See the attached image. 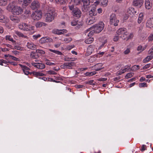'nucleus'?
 Segmentation results:
<instances>
[{
  "label": "nucleus",
  "mask_w": 153,
  "mask_h": 153,
  "mask_svg": "<svg viewBox=\"0 0 153 153\" xmlns=\"http://www.w3.org/2000/svg\"><path fill=\"white\" fill-rule=\"evenodd\" d=\"M7 9L11 11L12 13L15 15H19L22 13L23 10L22 8L17 5H15L14 2L10 3L7 7Z\"/></svg>",
  "instance_id": "f257e3e1"
},
{
  "label": "nucleus",
  "mask_w": 153,
  "mask_h": 153,
  "mask_svg": "<svg viewBox=\"0 0 153 153\" xmlns=\"http://www.w3.org/2000/svg\"><path fill=\"white\" fill-rule=\"evenodd\" d=\"M56 16L54 10L52 8L48 9L47 13L45 15V20L47 22H51L54 19Z\"/></svg>",
  "instance_id": "f03ea898"
},
{
  "label": "nucleus",
  "mask_w": 153,
  "mask_h": 153,
  "mask_svg": "<svg viewBox=\"0 0 153 153\" xmlns=\"http://www.w3.org/2000/svg\"><path fill=\"white\" fill-rule=\"evenodd\" d=\"M19 28L22 30L26 31H33V33L35 32L34 31V27L31 25L25 23H20L19 25Z\"/></svg>",
  "instance_id": "7ed1b4c3"
},
{
  "label": "nucleus",
  "mask_w": 153,
  "mask_h": 153,
  "mask_svg": "<svg viewBox=\"0 0 153 153\" xmlns=\"http://www.w3.org/2000/svg\"><path fill=\"white\" fill-rule=\"evenodd\" d=\"M116 33L120 35V37L122 38L123 39L126 40H128V33L126 31L125 28L119 29L117 31Z\"/></svg>",
  "instance_id": "20e7f679"
},
{
  "label": "nucleus",
  "mask_w": 153,
  "mask_h": 153,
  "mask_svg": "<svg viewBox=\"0 0 153 153\" xmlns=\"http://www.w3.org/2000/svg\"><path fill=\"white\" fill-rule=\"evenodd\" d=\"M104 27V23L102 22H100L98 24L92 27L94 30L95 33H99L101 32Z\"/></svg>",
  "instance_id": "39448f33"
},
{
  "label": "nucleus",
  "mask_w": 153,
  "mask_h": 153,
  "mask_svg": "<svg viewBox=\"0 0 153 153\" xmlns=\"http://www.w3.org/2000/svg\"><path fill=\"white\" fill-rule=\"evenodd\" d=\"M119 22V20L117 19L115 14L113 13L110 16L109 23L111 25L117 26Z\"/></svg>",
  "instance_id": "423d86ee"
},
{
  "label": "nucleus",
  "mask_w": 153,
  "mask_h": 153,
  "mask_svg": "<svg viewBox=\"0 0 153 153\" xmlns=\"http://www.w3.org/2000/svg\"><path fill=\"white\" fill-rule=\"evenodd\" d=\"M42 13L41 11H35L31 15V17L34 20H39L42 18Z\"/></svg>",
  "instance_id": "0eeeda50"
},
{
  "label": "nucleus",
  "mask_w": 153,
  "mask_h": 153,
  "mask_svg": "<svg viewBox=\"0 0 153 153\" xmlns=\"http://www.w3.org/2000/svg\"><path fill=\"white\" fill-rule=\"evenodd\" d=\"M30 7L33 10L37 9L40 7V4L38 0H34L31 2Z\"/></svg>",
  "instance_id": "6e6552de"
},
{
  "label": "nucleus",
  "mask_w": 153,
  "mask_h": 153,
  "mask_svg": "<svg viewBox=\"0 0 153 153\" xmlns=\"http://www.w3.org/2000/svg\"><path fill=\"white\" fill-rule=\"evenodd\" d=\"M52 41L53 39L47 36L42 37L39 40V43L41 44L51 42Z\"/></svg>",
  "instance_id": "1a4fd4ad"
},
{
  "label": "nucleus",
  "mask_w": 153,
  "mask_h": 153,
  "mask_svg": "<svg viewBox=\"0 0 153 153\" xmlns=\"http://www.w3.org/2000/svg\"><path fill=\"white\" fill-rule=\"evenodd\" d=\"M31 64L34 67L39 69H43L45 67V65L42 63H40L39 62L35 63L33 62H31Z\"/></svg>",
  "instance_id": "9d476101"
},
{
  "label": "nucleus",
  "mask_w": 153,
  "mask_h": 153,
  "mask_svg": "<svg viewBox=\"0 0 153 153\" xmlns=\"http://www.w3.org/2000/svg\"><path fill=\"white\" fill-rule=\"evenodd\" d=\"M83 5L82 7V10L83 11H86L88 10V6L89 5L90 2L89 0H82Z\"/></svg>",
  "instance_id": "9b49d317"
},
{
  "label": "nucleus",
  "mask_w": 153,
  "mask_h": 153,
  "mask_svg": "<svg viewBox=\"0 0 153 153\" xmlns=\"http://www.w3.org/2000/svg\"><path fill=\"white\" fill-rule=\"evenodd\" d=\"M94 33H95L94 30L93 29L92 27H90L85 31V34L87 35L88 37H90L92 36Z\"/></svg>",
  "instance_id": "f8f14e48"
},
{
  "label": "nucleus",
  "mask_w": 153,
  "mask_h": 153,
  "mask_svg": "<svg viewBox=\"0 0 153 153\" xmlns=\"http://www.w3.org/2000/svg\"><path fill=\"white\" fill-rule=\"evenodd\" d=\"M72 12L74 16L78 18L80 17L81 15V12L78 8H75Z\"/></svg>",
  "instance_id": "ddd939ff"
},
{
  "label": "nucleus",
  "mask_w": 153,
  "mask_h": 153,
  "mask_svg": "<svg viewBox=\"0 0 153 153\" xmlns=\"http://www.w3.org/2000/svg\"><path fill=\"white\" fill-rule=\"evenodd\" d=\"M143 3V0H135L133 1V4L135 6L140 7Z\"/></svg>",
  "instance_id": "4468645a"
},
{
  "label": "nucleus",
  "mask_w": 153,
  "mask_h": 153,
  "mask_svg": "<svg viewBox=\"0 0 153 153\" xmlns=\"http://www.w3.org/2000/svg\"><path fill=\"white\" fill-rule=\"evenodd\" d=\"M146 26L147 27L151 28L153 27V18H150L147 21L146 24Z\"/></svg>",
  "instance_id": "2eb2a0df"
},
{
  "label": "nucleus",
  "mask_w": 153,
  "mask_h": 153,
  "mask_svg": "<svg viewBox=\"0 0 153 153\" xmlns=\"http://www.w3.org/2000/svg\"><path fill=\"white\" fill-rule=\"evenodd\" d=\"M19 65L22 68V69L25 74L28 75L29 74V72L28 71L30 69L28 67L20 64Z\"/></svg>",
  "instance_id": "dca6fc26"
},
{
  "label": "nucleus",
  "mask_w": 153,
  "mask_h": 153,
  "mask_svg": "<svg viewBox=\"0 0 153 153\" xmlns=\"http://www.w3.org/2000/svg\"><path fill=\"white\" fill-rule=\"evenodd\" d=\"M130 67V66L128 65L125 66L124 68L122 69L119 71H118L117 72V74L119 75H121L129 69Z\"/></svg>",
  "instance_id": "f3484780"
},
{
  "label": "nucleus",
  "mask_w": 153,
  "mask_h": 153,
  "mask_svg": "<svg viewBox=\"0 0 153 153\" xmlns=\"http://www.w3.org/2000/svg\"><path fill=\"white\" fill-rule=\"evenodd\" d=\"M10 20L14 23H18L20 21V19L18 16L11 15L10 17Z\"/></svg>",
  "instance_id": "a211bd4d"
},
{
  "label": "nucleus",
  "mask_w": 153,
  "mask_h": 153,
  "mask_svg": "<svg viewBox=\"0 0 153 153\" xmlns=\"http://www.w3.org/2000/svg\"><path fill=\"white\" fill-rule=\"evenodd\" d=\"M65 65H66L67 68L68 69H71L75 65V63L74 62H65Z\"/></svg>",
  "instance_id": "6ab92c4d"
},
{
  "label": "nucleus",
  "mask_w": 153,
  "mask_h": 153,
  "mask_svg": "<svg viewBox=\"0 0 153 153\" xmlns=\"http://www.w3.org/2000/svg\"><path fill=\"white\" fill-rule=\"evenodd\" d=\"M96 9L95 8H92L89 11V15L91 17L95 16L97 15Z\"/></svg>",
  "instance_id": "aec40b11"
},
{
  "label": "nucleus",
  "mask_w": 153,
  "mask_h": 153,
  "mask_svg": "<svg viewBox=\"0 0 153 153\" xmlns=\"http://www.w3.org/2000/svg\"><path fill=\"white\" fill-rule=\"evenodd\" d=\"M27 46L28 48L32 50H35L36 48V45L31 42H28Z\"/></svg>",
  "instance_id": "412c9836"
},
{
  "label": "nucleus",
  "mask_w": 153,
  "mask_h": 153,
  "mask_svg": "<svg viewBox=\"0 0 153 153\" xmlns=\"http://www.w3.org/2000/svg\"><path fill=\"white\" fill-rule=\"evenodd\" d=\"M67 30L65 29L58 30L56 29L54 31V33L58 35H61L66 33Z\"/></svg>",
  "instance_id": "4be33fe9"
},
{
  "label": "nucleus",
  "mask_w": 153,
  "mask_h": 153,
  "mask_svg": "<svg viewBox=\"0 0 153 153\" xmlns=\"http://www.w3.org/2000/svg\"><path fill=\"white\" fill-rule=\"evenodd\" d=\"M147 47V45H145L144 47H143L141 45H139L137 48V50L139 51V52L138 53V54L140 53L145 50Z\"/></svg>",
  "instance_id": "5701e85b"
},
{
  "label": "nucleus",
  "mask_w": 153,
  "mask_h": 153,
  "mask_svg": "<svg viewBox=\"0 0 153 153\" xmlns=\"http://www.w3.org/2000/svg\"><path fill=\"white\" fill-rule=\"evenodd\" d=\"M32 0H19V2H23L22 5L24 7H26L32 1Z\"/></svg>",
  "instance_id": "b1692460"
},
{
  "label": "nucleus",
  "mask_w": 153,
  "mask_h": 153,
  "mask_svg": "<svg viewBox=\"0 0 153 153\" xmlns=\"http://www.w3.org/2000/svg\"><path fill=\"white\" fill-rule=\"evenodd\" d=\"M94 45H90L88 46L87 49V52L88 54H90L94 51Z\"/></svg>",
  "instance_id": "393cba45"
},
{
  "label": "nucleus",
  "mask_w": 153,
  "mask_h": 153,
  "mask_svg": "<svg viewBox=\"0 0 153 153\" xmlns=\"http://www.w3.org/2000/svg\"><path fill=\"white\" fill-rule=\"evenodd\" d=\"M71 25L73 26L77 25L79 26L82 25V23L78 22L77 19L73 20L71 23Z\"/></svg>",
  "instance_id": "a878e982"
},
{
  "label": "nucleus",
  "mask_w": 153,
  "mask_h": 153,
  "mask_svg": "<svg viewBox=\"0 0 153 153\" xmlns=\"http://www.w3.org/2000/svg\"><path fill=\"white\" fill-rule=\"evenodd\" d=\"M145 5L146 9H149L152 7V4L150 2L149 0H145Z\"/></svg>",
  "instance_id": "bb28decb"
},
{
  "label": "nucleus",
  "mask_w": 153,
  "mask_h": 153,
  "mask_svg": "<svg viewBox=\"0 0 153 153\" xmlns=\"http://www.w3.org/2000/svg\"><path fill=\"white\" fill-rule=\"evenodd\" d=\"M100 4L103 7H105L108 3V0H100Z\"/></svg>",
  "instance_id": "cd10ccee"
},
{
  "label": "nucleus",
  "mask_w": 153,
  "mask_h": 153,
  "mask_svg": "<svg viewBox=\"0 0 153 153\" xmlns=\"http://www.w3.org/2000/svg\"><path fill=\"white\" fill-rule=\"evenodd\" d=\"M47 24L44 22H38L35 25L36 28H40L43 26H46Z\"/></svg>",
  "instance_id": "c85d7f7f"
},
{
  "label": "nucleus",
  "mask_w": 153,
  "mask_h": 153,
  "mask_svg": "<svg viewBox=\"0 0 153 153\" xmlns=\"http://www.w3.org/2000/svg\"><path fill=\"white\" fill-rule=\"evenodd\" d=\"M8 21V19L6 17L3 15H0V22H6Z\"/></svg>",
  "instance_id": "c756f323"
},
{
  "label": "nucleus",
  "mask_w": 153,
  "mask_h": 153,
  "mask_svg": "<svg viewBox=\"0 0 153 153\" xmlns=\"http://www.w3.org/2000/svg\"><path fill=\"white\" fill-rule=\"evenodd\" d=\"M15 33L19 37H22L25 38L27 39L28 37L26 35H24L21 32L17 31H15Z\"/></svg>",
  "instance_id": "7c9ffc66"
},
{
  "label": "nucleus",
  "mask_w": 153,
  "mask_h": 153,
  "mask_svg": "<svg viewBox=\"0 0 153 153\" xmlns=\"http://www.w3.org/2000/svg\"><path fill=\"white\" fill-rule=\"evenodd\" d=\"M0 65H1L7 66V65H9V62L2 59H0Z\"/></svg>",
  "instance_id": "2f4dec72"
},
{
  "label": "nucleus",
  "mask_w": 153,
  "mask_h": 153,
  "mask_svg": "<svg viewBox=\"0 0 153 153\" xmlns=\"http://www.w3.org/2000/svg\"><path fill=\"white\" fill-rule=\"evenodd\" d=\"M33 74L36 77H38V76H44L45 74H44L40 72H33Z\"/></svg>",
  "instance_id": "473e14b6"
},
{
  "label": "nucleus",
  "mask_w": 153,
  "mask_h": 153,
  "mask_svg": "<svg viewBox=\"0 0 153 153\" xmlns=\"http://www.w3.org/2000/svg\"><path fill=\"white\" fill-rule=\"evenodd\" d=\"M72 40V39L71 37H66L64 38L63 39H62L61 41L65 43H68L71 42Z\"/></svg>",
  "instance_id": "72a5a7b5"
},
{
  "label": "nucleus",
  "mask_w": 153,
  "mask_h": 153,
  "mask_svg": "<svg viewBox=\"0 0 153 153\" xmlns=\"http://www.w3.org/2000/svg\"><path fill=\"white\" fill-rule=\"evenodd\" d=\"M143 18V14L142 13H140L139 15L138 19V23L140 24L142 22Z\"/></svg>",
  "instance_id": "f704fd0d"
},
{
  "label": "nucleus",
  "mask_w": 153,
  "mask_h": 153,
  "mask_svg": "<svg viewBox=\"0 0 153 153\" xmlns=\"http://www.w3.org/2000/svg\"><path fill=\"white\" fill-rule=\"evenodd\" d=\"M102 65L101 63L97 64L95 65L94 66V68H95V70L96 71H98L101 69V67Z\"/></svg>",
  "instance_id": "c9c22d12"
},
{
  "label": "nucleus",
  "mask_w": 153,
  "mask_h": 153,
  "mask_svg": "<svg viewBox=\"0 0 153 153\" xmlns=\"http://www.w3.org/2000/svg\"><path fill=\"white\" fill-rule=\"evenodd\" d=\"M102 65L101 63L97 64L95 65L94 66V68H95V70L96 71H98L101 69V67Z\"/></svg>",
  "instance_id": "e433bc0d"
},
{
  "label": "nucleus",
  "mask_w": 153,
  "mask_h": 153,
  "mask_svg": "<svg viewBox=\"0 0 153 153\" xmlns=\"http://www.w3.org/2000/svg\"><path fill=\"white\" fill-rule=\"evenodd\" d=\"M97 20V18L96 17H92L91 19L89 20L88 24L89 25H91V24H93L94 22H96Z\"/></svg>",
  "instance_id": "4c0bfd02"
},
{
  "label": "nucleus",
  "mask_w": 153,
  "mask_h": 153,
  "mask_svg": "<svg viewBox=\"0 0 153 153\" xmlns=\"http://www.w3.org/2000/svg\"><path fill=\"white\" fill-rule=\"evenodd\" d=\"M94 40L93 38L89 37L88 38H87L85 40V42L86 43L89 44L91 43Z\"/></svg>",
  "instance_id": "58836bf2"
},
{
  "label": "nucleus",
  "mask_w": 153,
  "mask_h": 153,
  "mask_svg": "<svg viewBox=\"0 0 153 153\" xmlns=\"http://www.w3.org/2000/svg\"><path fill=\"white\" fill-rule=\"evenodd\" d=\"M7 2L8 0H0V6H5L7 4Z\"/></svg>",
  "instance_id": "ea45409f"
},
{
  "label": "nucleus",
  "mask_w": 153,
  "mask_h": 153,
  "mask_svg": "<svg viewBox=\"0 0 153 153\" xmlns=\"http://www.w3.org/2000/svg\"><path fill=\"white\" fill-rule=\"evenodd\" d=\"M97 72L96 71H93L91 72H86L85 74V75L86 76H91L92 75H95L96 74Z\"/></svg>",
  "instance_id": "a19ab883"
},
{
  "label": "nucleus",
  "mask_w": 153,
  "mask_h": 153,
  "mask_svg": "<svg viewBox=\"0 0 153 153\" xmlns=\"http://www.w3.org/2000/svg\"><path fill=\"white\" fill-rule=\"evenodd\" d=\"M49 50L50 51L53 52L57 55H61L62 54L61 52L58 51L53 50L51 49H49Z\"/></svg>",
  "instance_id": "79ce46f5"
},
{
  "label": "nucleus",
  "mask_w": 153,
  "mask_h": 153,
  "mask_svg": "<svg viewBox=\"0 0 153 153\" xmlns=\"http://www.w3.org/2000/svg\"><path fill=\"white\" fill-rule=\"evenodd\" d=\"M79 0H71L70 4H74V5H76L79 4Z\"/></svg>",
  "instance_id": "37998d69"
},
{
  "label": "nucleus",
  "mask_w": 153,
  "mask_h": 153,
  "mask_svg": "<svg viewBox=\"0 0 153 153\" xmlns=\"http://www.w3.org/2000/svg\"><path fill=\"white\" fill-rule=\"evenodd\" d=\"M134 75V73L133 72H130L126 74L125 76V78L126 79H128L131 78Z\"/></svg>",
  "instance_id": "c03bdc74"
},
{
  "label": "nucleus",
  "mask_w": 153,
  "mask_h": 153,
  "mask_svg": "<svg viewBox=\"0 0 153 153\" xmlns=\"http://www.w3.org/2000/svg\"><path fill=\"white\" fill-rule=\"evenodd\" d=\"M6 39L8 40L9 41H11L12 42H14L15 41L13 40V38L10 35H7L6 36Z\"/></svg>",
  "instance_id": "a18cd8bd"
},
{
  "label": "nucleus",
  "mask_w": 153,
  "mask_h": 153,
  "mask_svg": "<svg viewBox=\"0 0 153 153\" xmlns=\"http://www.w3.org/2000/svg\"><path fill=\"white\" fill-rule=\"evenodd\" d=\"M152 59L149 56H148L143 59V62L146 63Z\"/></svg>",
  "instance_id": "49530a36"
},
{
  "label": "nucleus",
  "mask_w": 153,
  "mask_h": 153,
  "mask_svg": "<svg viewBox=\"0 0 153 153\" xmlns=\"http://www.w3.org/2000/svg\"><path fill=\"white\" fill-rule=\"evenodd\" d=\"M139 66L138 65H135L131 67V70L133 71H134L139 69Z\"/></svg>",
  "instance_id": "de8ad7c7"
},
{
  "label": "nucleus",
  "mask_w": 153,
  "mask_h": 153,
  "mask_svg": "<svg viewBox=\"0 0 153 153\" xmlns=\"http://www.w3.org/2000/svg\"><path fill=\"white\" fill-rule=\"evenodd\" d=\"M120 35L118 34L117 33L114 36L113 38L114 41V42L117 41L119 38V37H120Z\"/></svg>",
  "instance_id": "09e8293b"
},
{
  "label": "nucleus",
  "mask_w": 153,
  "mask_h": 153,
  "mask_svg": "<svg viewBox=\"0 0 153 153\" xmlns=\"http://www.w3.org/2000/svg\"><path fill=\"white\" fill-rule=\"evenodd\" d=\"M14 48L16 50L22 51L23 50V48L19 46L15 45L14 47Z\"/></svg>",
  "instance_id": "8fccbe9b"
},
{
  "label": "nucleus",
  "mask_w": 153,
  "mask_h": 153,
  "mask_svg": "<svg viewBox=\"0 0 153 153\" xmlns=\"http://www.w3.org/2000/svg\"><path fill=\"white\" fill-rule=\"evenodd\" d=\"M75 5L74 4H71L68 6L69 9L72 11V12L74 10H75V8H74V6Z\"/></svg>",
  "instance_id": "3c124183"
},
{
  "label": "nucleus",
  "mask_w": 153,
  "mask_h": 153,
  "mask_svg": "<svg viewBox=\"0 0 153 153\" xmlns=\"http://www.w3.org/2000/svg\"><path fill=\"white\" fill-rule=\"evenodd\" d=\"M65 0H55V2L57 3L63 4L65 3Z\"/></svg>",
  "instance_id": "603ef678"
},
{
  "label": "nucleus",
  "mask_w": 153,
  "mask_h": 153,
  "mask_svg": "<svg viewBox=\"0 0 153 153\" xmlns=\"http://www.w3.org/2000/svg\"><path fill=\"white\" fill-rule=\"evenodd\" d=\"M31 57L33 59H35L37 58V56H36V53H31L30 54Z\"/></svg>",
  "instance_id": "864d4df0"
},
{
  "label": "nucleus",
  "mask_w": 153,
  "mask_h": 153,
  "mask_svg": "<svg viewBox=\"0 0 153 153\" xmlns=\"http://www.w3.org/2000/svg\"><path fill=\"white\" fill-rule=\"evenodd\" d=\"M36 52L37 53H40L41 54H43L45 53V52L44 51L41 50H36Z\"/></svg>",
  "instance_id": "5fc2aeb1"
},
{
  "label": "nucleus",
  "mask_w": 153,
  "mask_h": 153,
  "mask_svg": "<svg viewBox=\"0 0 153 153\" xmlns=\"http://www.w3.org/2000/svg\"><path fill=\"white\" fill-rule=\"evenodd\" d=\"M46 64L48 65H55L54 63L51 62L48 60L46 62Z\"/></svg>",
  "instance_id": "6e6d98bb"
},
{
  "label": "nucleus",
  "mask_w": 153,
  "mask_h": 153,
  "mask_svg": "<svg viewBox=\"0 0 153 153\" xmlns=\"http://www.w3.org/2000/svg\"><path fill=\"white\" fill-rule=\"evenodd\" d=\"M47 72L48 74H50L55 75L57 74L56 72L52 70L49 71Z\"/></svg>",
  "instance_id": "4d7b16f0"
},
{
  "label": "nucleus",
  "mask_w": 153,
  "mask_h": 153,
  "mask_svg": "<svg viewBox=\"0 0 153 153\" xmlns=\"http://www.w3.org/2000/svg\"><path fill=\"white\" fill-rule=\"evenodd\" d=\"M41 36V35L39 34H38L36 35H33V38L34 39H36L38 38Z\"/></svg>",
  "instance_id": "13d9d810"
},
{
  "label": "nucleus",
  "mask_w": 153,
  "mask_h": 153,
  "mask_svg": "<svg viewBox=\"0 0 153 153\" xmlns=\"http://www.w3.org/2000/svg\"><path fill=\"white\" fill-rule=\"evenodd\" d=\"M139 86L140 87H147L146 84L145 82H143L140 83L139 84Z\"/></svg>",
  "instance_id": "bf43d9fd"
},
{
  "label": "nucleus",
  "mask_w": 153,
  "mask_h": 153,
  "mask_svg": "<svg viewBox=\"0 0 153 153\" xmlns=\"http://www.w3.org/2000/svg\"><path fill=\"white\" fill-rule=\"evenodd\" d=\"M150 64H148L144 66L143 67V69L145 70L149 68L150 65Z\"/></svg>",
  "instance_id": "052dcab7"
},
{
  "label": "nucleus",
  "mask_w": 153,
  "mask_h": 153,
  "mask_svg": "<svg viewBox=\"0 0 153 153\" xmlns=\"http://www.w3.org/2000/svg\"><path fill=\"white\" fill-rule=\"evenodd\" d=\"M149 42L153 40V33L150 35L148 38Z\"/></svg>",
  "instance_id": "680f3d73"
},
{
  "label": "nucleus",
  "mask_w": 153,
  "mask_h": 153,
  "mask_svg": "<svg viewBox=\"0 0 153 153\" xmlns=\"http://www.w3.org/2000/svg\"><path fill=\"white\" fill-rule=\"evenodd\" d=\"M130 52V49L128 48H127L126 50L124 51V53L125 54H128Z\"/></svg>",
  "instance_id": "e2e57ef3"
},
{
  "label": "nucleus",
  "mask_w": 153,
  "mask_h": 153,
  "mask_svg": "<svg viewBox=\"0 0 153 153\" xmlns=\"http://www.w3.org/2000/svg\"><path fill=\"white\" fill-rule=\"evenodd\" d=\"M12 52L15 55H19V53H20V52H19L17 51H12Z\"/></svg>",
  "instance_id": "0e129e2a"
},
{
  "label": "nucleus",
  "mask_w": 153,
  "mask_h": 153,
  "mask_svg": "<svg viewBox=\"0 0 153 153\" xmlns=\"http://www.w3.org/2000/svg\"><path fill=\"white\" fill-rule=\"evenodd\" d=\"M97 11L98 13H102L103 12V10L102 8H99L97 9Z\"/></svg>",
  "instance_id": "69168bd1"
},
{
  "label": "nucleus",
  "mask_w": 153,
  "mask_h": 153,
  "mask_svg": "<svg viewBox=\"0 0 153 153\" xmlns=\"http://www.w3.org/2000/svg\"><path fill=\"white\" fill-rule=\"evenodd\" d=\"M24 13L27 16H28V15L30 14V12L29 10H26Z\"/></svg>",
  "instance_id": "338daca9"
},
{
  "label": "nucleus",
  "mask_w": 153,
  "mask_h": 153,
  "mask_svg": "<svg viewBox=\"0 0 153 153\" xmlns=\"http://www.w3.org/2000/svg\"><path fill=\"white\" fill-rule=\"evenodd\" d=\"M104 53V52H102L98 53L97 54V56L98 57H100L102 56Z\"/></svg>",
  "instance_id": "774afa93"
}]
</instances>
